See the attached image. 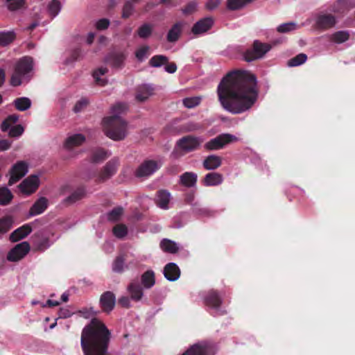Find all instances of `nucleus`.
Here are the masks:
<instances>
[{"label":"nucleus","mask_w":355,"mask_h":355,"mask_svg":"<svg viewBox=\"0 0 355 355\" xmlns=\"http://www.w3.org/2000/svg\"><path fill=\"white\" fill-rule=\"evenodd\" d=\"M270 49V45L255 40L253 42L252 48L245 52L244 59L247 62H251L261 58Z\"/></svg>","instance_id":"obj_4"},{"label":"nucleus","mask_w":355,"mask_h":355,"mask_svg":"<svg viewBox=\"0 0 355 355\" xmlns=\"http://www.w3.org/2000/svg\"><path fill=\"white\" fill-rule=\"evenodd\" d=\"M201 144V140L196 137L187 135L182 137L176 142L175 148L183 152V154L197 150Z\"/></svg>","instance_id":"obj_7"},{"label":"nucleus","mask_w":355,"mask_h":355,"mask_svg":"<svg viewBox=\"0 0 355 355\" xmlns=\"http://www.w3.org/2000/svg\"><path fill=\"white\" fill-rule=\"evenodd\" d=\"M85 195L86 190L85 187H79L70 196H69L64 201L67 203L72 204L83 198Z\"/></svg>","instance_id":"obj_32"},{"label":"nucleus","mask_w":355,"mask_h":355,"mask_svg":"<svg viewBox=\"0 0 355 355\" xmlns=\"http://www.w3.org/2000/svg\"><path fill=\"white\" fill-rule=\"evenodd\" d=\"M123 209L121 207L114 208L107 214V220L110 221H117L123 214Z\"/></svg>","instance_id":"obj_47"},{"label":"nucleus","mask_w":355,"mask_h":355,"mask_svg":"<svg viewBox=\"0 0 355 355\" xmlns=\"http://www.w3.org/2000/svg\"><path fill=\"white\" fill-rule=\"evenodd\" d=\"M214 24L212 17H205L197 21L192 27L191 31L195 35H199L208 31Z\"/></svg>","instance_id":"obj_17"},{"label":"nucleus","mask_w":355,"mask_h":355,"mask_svg":"<svg viewBox=\"0 0 355 355\" xmlns=\"http://www.w3.org/2000/svg\"><path fill=\"white\" fill-rule=\"evenodd\" d=\"M156 203L162 209H166L168 207L171 199V193L166 189H160L156 193Z\"/></svg>","instance_id":"obj_26"},{"label":"nucleus","mask_w":355,"mask_h":355,"mask_svg":"<svg viewBox=\"0 0 355 355\" xmlns=\"http://www.w3.org/2000/svg\"><path fill=\"white\" fill-rule=\"evenodd\" d=\"M15 108L19 111H25L31 106V101L28 98L20 97L14 101Z\"/></svg>","instance_id":"obj_37"},{"label":"nucleus","mask_w":355,"mask_h":355,"mask_svg":"<svg viewBox=\"0 0 355 355\" xmlns=\"http://www.w3.org/2000/svg\"><path fill=\"white\" fill-rule=\"evenodd\" d=\"M11 146V141L8 139H2L0 141V151L8 150Z\"/></svg>","instance_id":"obj_61"},{"label":"nucleus","mask_w":355,"mask_h":355,"mask_svg":"<svg viewBox=\"0 0 355 355\" xmlns=\"http://www.w3.org/2000/svg\"><path fill=\"white\" fill-rule=\"evenodd\" d=\"M247 5L244 0H227V8L230 10H239Z\"/></svg>","instance_id":"obj_49"},{"label":"nucleus","mask_w":355,"mask_h":355,"mask_svg":"<svg viewBox=\"0 0 355 355\" xmlns=\"http://www.w3.org/2000/svg\"><path fill=\"white\" fill-rule=\"evenodd\" d=\"M99 304L104 313H110L115 307V294L112 291L104 292L100 297Z\"/></svg>","instance_id":"obj_13"},{"label":"nucleus","mask_w":355,"mask_h":355,"mask_svg":"<svg viewBox=\"0 0 355 355\" xmlns=\"http://www.w3.org/2000/svg\"><path fill=\"white\" fill-rule=\"evenodd\" d=\"M24 128L21 125H20V124L16 125L15 126H12L10 129L8 135L10 137H18L24 133Z\"/></svg>","instance_id":"obj_54"},{"label":"nucleus","mask_w":355,"mask_h":355,"mask_svg":"<svg viewBox=\"0 0 355 355\" xmlns=\"http://www.w3.org/2000/svg\"><path fill=\"white\" fill-rule=\"evenodd\" d=\"M222 298L217 291L211 290L208 291L204 297V303L206 306L215 309L218 313L219 308L222 304Z\"/></svg>","instance_id":"obj_16"},{"label":"nucleus","mask_w":355,"mask_h":355,"mask_svg":"<svg viewBox=\"0 0 355 355\" xmlns=\"http://www.w3.org/2000/svg\"><path fill=\"white\" fill-rule=\"evenodd\" d=\"M13 220L10 216H6L0 218V235L9 232L12 227Z\"/></svg>","instance_id":"obj_36"},{"label":"nucleus","mask_w":355,"mask_h":355,"mask_svg":"<svg viewBox=\"0 0 355 355\" xmlns=\"http://www.w3.org/2000/svg\"><path fill=\"white\" fill-rule=\"evenodd\" d=\"M349 35L346 31H337L332 35V40L336 43H343L348 40Z\"/></svg>","instance_id":"obj_48"},{"label":"nucleus","mask_w":355,"mask_h":355,"mask_svg":"<svg viewBox=\"0 0 355 355\" xmlns=\"http://www.w3.org/2000/svg\"><path fill=\"white\" fill-rule=\"evenodd\" d=\"M24 76L21 73L17 72L15 69L10 78V85L13 87L19 86L21 84V77Z\"/></svg>","instance_id":"obj_55"},{"label":"nucleus","mask_w":355,"mask_h":355,"mask_svg":"<svg viewBox=\"0 0 355 355\" xmlns=\"http://www.w3.org/2000/svg\"><path fill=\"white\" fill-rule=\"evenodd\" d=\"M33 59L31 57L25 56L21 58L15 64V69L17 72L25 76L33 69Z\"/></svg>","instance_id":"obj_20"},{"label":"nucleus","mask_w":355,"mask_h":355,"mask_svg":"<svg viewBox=\"0 0 355 355\" xmlns=\"http://www.w3.org/2000/svg\"><path fill=\"white\" fill-rule=\"evenodd\" d=\"M220 4V0H208L206 3V8L209 10H214Z\"/></svg>","instance_id":"obj_60"},{"label":"nucleus","mask_w":355,"mask_h":355,"mask_svg":"<svg viewBox=\"0 0 355 355\" xmlns=\"http://www.w3.org/2000/svg\"><path fill=\"white\" fill-rule=\"evenodd\" d=\"M127 54L123 51H113L110 52L105 58L106 63L114 69H122L125 64Z\"/></svg>","instance_id":"obj_11"},{"label":"nucleus","mask_w":355,"mask_h":355,"mask_svg":"<svg viewBox=\"0 0 355 355\" xmlns=\"http://www.w3.org/2000/svg\"><path fill=\"white\" fill-rule=\"evenodd\" d=\"M110 25V21L107 19L103 18L99 19L96 24V27L98 30L102 31L105 30L108 28Z\"/></svg>","instance_id":"obj_57"},{"label":"nucleus","mask_w":355,"mask_h":355,"mask_svg":"<svg viewBox=\"0 0 355 355\" xmlns=\"http://www.w3.org/2000/svg\"><path fill=\"white\" fill-rule=\"evenodd\" d=\"M165 71L169 73H173L177 71V66L175 62L167 63L165 64Z\"/></svg>","instance_id":"obj_62"},{"label":"nucleus","mask_w":355,"mask_h":355,"mask_svg":"<svg viewBox=\"0 0 355 355\" xmlns=\"http://www.w3.org/2000/svg\"><path fill=\"white\" fill-rule=\"evenodd\" d=\"M112 232L116 237L122 239L127 235L128 228L123 224H118L113 227Z\"/></svg>","instance_id":"obj_46"},{"label":"nucleus","mask_w":355,"mask_h":355,"mask_svg":"<svg viewBox=\"0 0 355 355\" xmlns=\"http://www.w3.org/2000/svg\"><path fill=\"white\" fill-rule=\"evenodd\" d=\"M149 50V46H144L139 49H138L135 52L136 58L139 60L142 61L146 57L148 51Z\"/></svg>","instance_id":"obj_56"},{"label":"nucleus","mask_w":355,"mask_h":355,"mask_svg":"<svg viewBox=\"0 0 355 355\" xmlns=\"http://www.w3.org/2000/svg\"><path fill=\"white\" fill-rule=\"evenodd\" d=\"M182 28L183 24L182 22H177L173 24L167 33V41L171 43L177 42L182 34Z\"/></svg>","instance_id":"obj_25"},{"label":"nucleus","mask_w":355,"mask_h":355,"mask_svg":"<svg viewBox=\"0 0 355 355\" xmlns=\"http://www.w3.org/2000/svg\"><path fill=\"white\" fill-rule=\"evenodd\" d=\"M40 180L36 175H31L24 179L19 185L20 191L26 195L34 193L39 187Z\"/></svg>","instance_id":"obj_12"},{"label":"nucleus","mask_w":355,"mask_h":355,"mask_svg":"<svg viewBox=\"0 0 355 355\" xmlns=\"http://www.w3.org/2000/svg\"><path fill=\"white\" fill-rule=\"evenodd\" d=\"M153 94V88L149 85H141L137 87L136 90V99L139 102H144Z\"/></svg>","instance_id":"obj_24"},{"label":"nucleus","mask_w":355,"mask_h":355,"mask_svg":"<svg viewBox=\"0 0 355 355\" xmlns=\"http://www.w3.org/2000/svg\"><path fill=\"white\" fill-rule=\"evenodd\" d=\"M352 8L351 0H338L332 6V11L335 13L343 14Z\"/></svg>","instance_id":"obj_31"},{"label":"nucleus","mask_w":355,"mask_h":355,"mask_svg":"<svg viewBox=\"0 0 355 355\" xmlns=\"http://www.w3.org/2000/svg\"><path fill=\"white\" fill-rule=\"evenodd\" d=\"M13 195L7 187H0V205L5 206L11 202Z\"/></svg>","instance_id":"obj_39"},{"label":"nucleus","mask_w":355,"mask_h":355,"mask_svg":"<svg viewBox=\"0 0 355 355\" xmlns=\"http://www.w3.org/2000/svg\"><path fill=\"white\" fill-rule=\"evenodd\" d=\"M158 162L153 159L144 161L136 169L135 175L137 178H146L153 175L160 168Z\"/></svg>","instance_id":"obj_9"},{"label":"nucleus","mask_w":355,"mask_h":355,"mask_svg":"<svg viewBox=\"0 0 355 355\" xmlns=\"http://www.w3.org/2000/svg\"><path fill=\"white\" fill-rule=\"evenodd\" d=\"M201 101V98L198 96L185 98L183 100V105L187 108H193L198 106Z\"/></svg>","instance_id":"obj_50"},{"label":"nucleus","mask_w":355,"mask_h":355,"mask_svg":"<svg viewBox=\"0 0 355 355\" xmlns=\"http://www.w3.org/2000/svg\"><path fill=\"white\" fill-rule=\"evenodd\" d=\"M118 162L116 160L112 159L107 162L105 166L99 173L97 178V182H103L113 176L117 170Z\"/></svg>","instance_id":"obj_15"},{"label":"nucleus","mask_w":355,"mask_h":355,"mask_svg":"<svg viewBox=\"0 0 355 355\" xmlns=\"http://www.w3.org/2000/svg\"><path fill=\"white\" fill-rule=\"evenodd\" d=\"M197 10V3L196 1H190L182 9V13L185 15H190L194 13Z\"/></svg>","instance_id":"obj_53"},{"label":"nucleus","mask_w":355,"mask_h":355,"mask_svg":"<svg viewBox=\"0 0 355 355\" xmlns=\"http://www.w3.org/2000/svg\"><path fill=\"white\" fill-rule=\"evenodd\" d=\"M168 62V58L164 55H153L149 60L148 64L153 67H160Z\"/></svg>","instance_id":"obj_33"},{"label":"nucleus","mask_w":355,"mask_h":355,"mask_svg":"<svg viewBox=\"0 0 355 355\" xmlns=\"http://www.w3.org/2000/svg\"><path fill=\"white\" fill-rule=\"evenodd\" d=\"M224 110L239 114L251 109L259 96L256 76L246 71H233L223 78L217 87Z\"/></svg>","instance_id":"obj_1"},{"label":"nucleus","mask_w":355,"mask_h":355,"mask_svg":"<svg viewBox=\"0 0 355 355\" xmlns=\"http://www.w3.org/2000/svg\"><path fill=\"white\" fill-rule=\"evenodd\" d=\"M85 141V137L83 135L75 134L66 139L64 147L67 149H72L74 147L80 146Z\"/></svg>","instance_id":"obj_30"},{"label":"nucleus","mask_w":355,"mask_h":355,"mask_svg":"<svg viewBox=\"0 0 355 355\" xmlns=\"http://www.w3.org/2000/svg\"><path fill=\"white\" fill-rule=\"evenodd\" d=\"M47 10L49 15L52 18L57 16L61 10V3L60 0H52L49 3Z\"/></svg>","instance_id":"obj_43"},{"label":"nucleus","mask_w":355,"mask_h":355,"mask_svg":"<svg viewBox=\"0 0 355 355\" xmlns=\"http://www.w3.org/2000/svg\"><path fill=\"white\" fill-rule=\"evenodd\" d=\"M198 180V175L194 172H184L180 176V184L191 188L196 185Z\"/></svg>","instance_id":"obj_23"},{"label":"nucleus","mask_w":355,"mask_h":355,"mask_svg":"<svg viewBox=\"0 0 355 355\" xmlns=\"http://www.w3.org/2000/svg\"><path fill=\"white\" fill-rule=\"evenodd\" d=\"M164 275L168 280L173 282L180 277V270L175 263H168L164 268Z\"/></svg>","instance_id":"obj_22"},{"label":"nucleus","mask_w":355,"mask_h":355,"mask_svg":"<svg viewBox=\"0 0 355 355\" xmlns=\"http://www.w3.org/2000/svg\"><path fill=\"white\" fill-rule=\"evenodd\" d=\"M28 171V165L24 161L17 162L10 169V178L8 184L12 186L23 177H24Z\"/></svg>","instance_id":"obj_8"},{"label":"nucleus","mask_w":355,"mask_h":355,"mask_svg":"<svg viewBox=\"0 0 355 355\" xmlns=\"http://www.w3.org/2000/svg\"><path fill=\"white\" fill-rule=\"evenodd\" d=\"M216 352L217 348L214 343L204 342L193 345L181 355H214Z\"/></svg>","instance_id":"obj_5"},{"label":"nucleus","mask_w":355,"mask_h":355,"mask_svg":"<svg viewBox=\"0 0 355 355\" xmlns=\"http://www.w3.org/2000/svg\"><path fill=\"white\" fill-rule=\"evenodd\" d=\"M31 247L27 241L17 244L7 254L9 261L16 262L22 259L30 251Z\"/></svg>","instance_id":"obj_10"},{"label":"nucleus","mask_w":355,"mask_h":355,"mask_svg":"<svg viewBox=\"0 0 355 355\" xmlns=\"http://www.w3.org/2000/svg\"><path fill=\"white\" fill-rule=\"evenodd\" d=\"M107 157V152L103 148H98L94 150L90 157V161L92 163H99Z\"/></svg>","instance_id":"obj_40"},{"label":"nucleus","mask_w":355,"mask_h":355,"mask_svg":"<svg viewBox=\"0 0 355 355\" xmlns=\"http://www.w3.org/2000/svg\"><path fill=\"white\" fill-rule=\"evenodd\" d=\"M127 291L128 292L130 299L134 302H139L143 296V286L141 285L139 279H133L127 286Z\"/></svg>","instance_id":"obj_14"},{"label":"nucleus","mask_w":355,"mask_h":355,"mask_svg":"<svg viewBox=\"0 0 355 355\" xmlns=\"http://www.w3.org/2000/svg\"><path fill=\"white\" fill-rule=\"evenodd\" d=\"M48 205V199L45 197H40L30 208L29 214L31 216L41 214L47 209Z\"/></svg>","instance_id":"obj_21"},{"label":"nucleus","mask_w":355,"mask_h":355,"mask_svg":"<svg viewBox=\"0 0 355 355\" xmlns=\"http://www.w3.org/2000/svg\"><path fill=\"white\" fill-rule=\"evenodd\" d=\"M107 71H108L107 68L100 67L93 72L92 76H93V77L95 80V82L97 85H98L100 86H105L107 84V80L105 78H101L100 76L105 75V73H107Z\"/></svg>","instance_id":"obj_35"},{"label":"nucleus","mask_w":355,"mask_h":355,"mask_svg":"<svg viewBox=\"0 0 355 355\" xmlns=\"http://www.w3.org/2000/svg\"><path fill=\"white\" fill-rule=\"evenodd\" d=\"M12 124L6 118L1 125V129L3 132H6L12 128Z\"/></svg>","instance_id":"obj_63"},{"label":"nucleus","mask_w":355,"mask_h":355,"mask_svg":"<svg viewBox=\"0 0 355 355\" xmlns=\"http://www.w3.org/2000/svg\"><path fill=\"white\" fill-rule=\"evenodd\" d=\"M141 285L146 289L151 288L155 284V272L152 270L144 272L141 277Z\"/></svg>","instance_id":"obj_29"},{"label":"nucleus","mask_w":355,"mask_h":355,"mask_svg":"<svg viewBox=\"0 0 355 355\" xmlns=\"http://www.w3.org/2000/svg\"><path fill=\"white\" fill-rule=\"evenodd\" d=\"M160 247L164 252L174 254L178 251L177 244L174 241L167 239H164L161 241Z\"/></svg>","instance_id":"obj_38"},{"label":"nucleus","mask_w":355,"mask_h":355,"mask_svg":"<svg viewBox=\"0 0 355 355\" xmlns=\"http://www.w3.org/2000/svg\"><path fill=\"white\" fill-rule=\"evenodd\" d=\"M237 140V138L231 134L224 133L209 140L205 144V148L208 150H215L223 148L225 145Z\"/></svg>","instance_id":"obj_6"},{"label":"nucleus","mask_w":355,"mask_h":355,"mask_svg":"<svg viewBox=\"0 0 355 355\" xmlns=\"http://www.w3.org/2000/svg\"><path fill=\"white\" fill-rule=\"evenodd\" d=\"M15 38L13 32H0V46H6L12 43Z\"/></svg>","instance_id":"obj_42"},{"label":"nucleus","mask_w":355,"mask_h":355,"mask_svg":"<svg viewBox=\"0 0 355 355\" xmlns=\"http://www.w3.org/2000/svg\"><path fill=\"white\" fill-rule=\"evenodd\" d=\"M222 164V158L215 155L207 156L203 161L202 165L206 170H215Z\"/></svg>","instance_id":"obj_28"},{"label":"nucleus","mask_w":355,"mask_h":355,"mask_svg":"<svg viewBox=\"0 0 355 355\" xmlns=\"http://www.w3.org/2000/svg\"><path fill=\"white\" fill-rule=\"evenodd\" d=\"M128 107L125 103H116L112 107V115L103 119V128L107 137L114 141H121L127 135L128 124L120 114L123 113Z\"/></svg>","instance_id":"obj_3"},{"label":"nucleus","mask_w":355,"mask_h":355,"mask_svg":"<svg viewBox=\"0 0 355 355\" xmlns=\"http://www.w3.org/2000/svg\"><path fill=\"white\" fill-rule=\"evenodd\" d=\"M82 58V51L80 48H76L71 51L70 59L71 61H76Z\"/></svg>","instance_id":"obj_59"},{"label":"nucleus","mask_w":355,"mask_h":355,"mask_svg":"<svg viewBox=\"0 0 355 355\" xmlns=\"http://www.w3.org/2000/svg\"><path fill=\"white\" fill-rule=\"evenodd\" d=\"M153 26L150 24L145 23L137 29V35L141 39L148 38L153 33Z\"/></svg>","instance_id":"obj_34"},{"label":"nucleus","mask_w":355,"mask_h":355,"mask_svg":"<svg viewBox=\"0 0 355 355\" xmlns=\"http://www.w3.org/2000/svg\"><path fill=\"white\" fill-rule=\"evenodd\" d=\"M12 124L6 118L1 125V129L3 132H6L12 128Z\"/></svg>","instance_id":"obj_64"},{"label":"nucleus","mask_w":355,"mask_h":355,"mask_svg":"<svg viewBox=\"0 0 355 355\" xmlns=\"http://www.w3.org/2000/svg\"><path fill=\"white\" fill-rule=\"evenodd\" d=\"M130 297L121 296L118 300V303L121 307L129 309L130 307Z\"/></svg>","instance_id":"obj_58"},{"label":"nucleus","mask_w":355,"mask_h":355,"mask_svg":"<svg viewBox=\"0 0 355 355\" xmlns=\"http://www.w3.org/2000/svg\"><path fill=\"white\" fill-rule=\"evenodd\" d=\"M336 20L331 14H321L316 18V26L320 29H328L336 24Z\"/></svg>","instance_id":"obj_18"},{"label":"nucleus","mask_w":355,"mask_h":355,"mask_svg":"<svg viewBox=\"0 0 355 355\" xmlns=\"http://www.w3.org/2000/svg\"><path fill=\"white\" fill-rule=\"evenodd\" d=\"M307 60V55L305 53H300L292 58L288 61L289 67H297L304 64Z\"/></svg>","instance_id":"obj_44"},{"label":"nucleus","mask_w":355,"mask_h":355,"mask_svg":"<svg viewBox=\"0 0 355 355\" xmlns=\"http://www.w3.org/2000/svg\"><path fill=\"white\" fill-rule=\"evenodd\" d=\"M125 263V258L120 255L116 257L112 264V270L115 272L121 273L123 272V266Z\"/></svg>","instance_id":"obj_45"},{"label":"nucleus","mask_w":355,"mask_h":355,"mask_svg":"<svg viewBox=\"0 0 355 355\" xmlns=\"http://www.w3.org/2000/svg\"><path fill=\"white\" fill-rule=\"evenodd\" d=\"M32 232V227L29 224H25L14 230L9 236L11 242H17L26 238Z\"/></svg>","instance_id":"obj_19"},{"label":"nucleus","mask_w":355,"mask_h":355,"mask_svg":"<svg viewBox=\"0 0 355 355\" xmlns=\"http://www.w3.org/2000/svg\"><path fill=\"white\" fill-rule=\"evenodd\" d=\"M111 333L105 324L93 318L82 330L80 345L84 355H107Z\"/></svg>","instance_id":"obj_2"},{"label":"nucleus","mask_w":355,"mask_h":355,"mask_svg":"<svg viewBox=\"0 0 355 355\" xmlns=\"http://www.w3.org/2000/svg\"><path fill=\"white\" fill-rule=\"evenodd\" d=\"M89 105V101L86 98H82L76 102L73 107V112L78 113L84 110Z\"/></svg>","instance_id":"obj_51"},{"label":"nucleus","mask_w":355,"mask_h":355,"mask_svg":"<svg viewBox=\"0 0 355 355\" xmlns=\"http://www.w3.org/2000/svg\"><path fill=\"white\" fill-rule=\"evenodd\" d=\"M296 27H297V26H296L295 23L288 22V23H285V24H282L279 25L277 27V31L279 33H288L291 31L295 30Z\"/></svg>","instance_id":"obj_52"},{"label":"nucleus","mask_w":355,"mask_h":355,"mask_svg":"<svg viewBox=\"0 0 355 355\" xmlns=\"http://www.w3.org/2000/svg\"><path fill=\"white\" fill-rule=\"evenodd\" d=\"M137 1L138 0H129L125 3L122 9V18L128 19L132 15L135 10V3H136Z\"/></svg>","instance_id":"obj_41"},{"label":"nucleus","mask_w":355,"mask_h":355,"mask_svg":"<svg viewBox=\"0 0 355 355\" xmlns=\"http://www.w3.org/2000/svg\"><path fill=\"white\" fill-rule=\"evenodd\" d=\"M223 176L218 173H209L202 180V184L206 187H214L220 184L223 182Z\"/></svg>","instance_id":"obj_27"}]
</instances>
